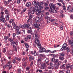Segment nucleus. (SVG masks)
Returning a JSON list of instances; mask_svg holds the SVG:
<instances>
[{"label": "nucleus", "mask_w": 73, "mask_h": 73, "mask_svg": "<svg viewBox=\"0 0 73 73\" xmlns=\"http://www.w3.org/2000/svg\"><path fill=\"white\" fill-rule=\"evenodd\" d=\"M20 28H22V29H25L27 28V30L28 33H31V35H33V33H32V29L31 27H29L30 26V24L29 22H27V24H25L23 25H22L21 24H20L19 25Z\"/></svg>", "instance_id": "1"}, {"label": "nucleus", "mask_w": 73, "mask_h": 73, "mask_svg": "<svg viewBox=\"0 0 73 73\" xmlns=\"http://www.w3.org/2000/svg\"><path fill=\"white\" fill-rule=\"evenodd\" d=\"M55 4H53V3H51L49 4V7H50V9L49 10V12L50 13H57V11L56 10H55V8H56Z\"/></svg>", "instance_id": "2"}, {"label": "nucleus", "mask_w": 73, "mask_h": 73, "mask_svg": "<svg viewBox=\"0 0 73 73\" xmlns=\"http://www.w3.org/2000/svg\"><path fill=\"white\" fill-rule=\"evenodd\" d=\"M21 61V58L20 57L18 58V57L16 56L14 58V59H13V62L14 64H17L18 63V61L20 62Z\"/></svg>", "instance_id": "3"}, {"label": "nucleus", "mask_w": 73, "mask_h": 73, "mask_svg": "<svg viewBox=\"0 0 73 73\" xmlns=\"http://www.w3.org/2000/svg\"><path fill=\"white\" fill-rule=\"evenodd\" d=\"M4 13L3 11H1V15H2L1 17H0V20L3 23H5L6 22V21L5 20V18H3L4 17Z\"/></svg>", "instance_id": "4"}, {"label": "nucleus", "mask_w": 73, "mask_h": 73, "mask_svg": "<svg viewBox=\"0 0 73 73\" xmlns=\"http://www.w3.org/2000/svg\"><path fill=\"white\" fill-rule=\"evenodd\" d=\"M28 16H29V17L27 21V22H28V23H29V22L31 21V19L33 18V15L31 13V11H29L28 12Z\"/></svg>", "instance_id": "5"}, {"label": "nucleus", "mask_w": 73, "mask_h": 73, "mask_svg": "<svg viewBox=\"0 0 73 73\" xmlns=\"http://www.w3.org/2000/svg\"><path fill=\"white\" fill-rule=\"evenodd\" d=\"M15 37H13L12 39L11 38H9L8 40L9 41H10L11 45H13V44H14L15 45L16 44V42H15V41H13V40H15Z\"/></svg>", "instance_id": "6"}, {"label": "nucleus", "mask_w": 73, "mask_h": 73, "mask_svg": "<svg viewBox=\"0 0 73 73\" xmlns=\"http://www.w3.org/2000/svg\"><path fill=\"white\" fill-rule=\"evenodd\" d=\"M35 44H39V40H38V39L39 38L38 36V35L37 34H35Z\"/></svg>", "instance_id": "7"}, {"label": "nucleus", "mask_w": 73, "mask_h": 73, "mask_svg": "<svg viewBox=\"0 0 73 73\" xmlns=\"http://www.w3.org/2000/svg\"><path fill=\"white\" fill-rule=\"evenodd\" d=\"M46 51L45 48H44V47H41L39 50V53H43V52H45Z\"/></svg>", "instance_id": "8"}, {"label": "nucleus", "mask_w": 73, "mask_h": 73, "mask_svg": "<svg viewBox=\"0 0 73 73\" xmlns=\"http://www.w3.org/2000/svg\"><path fill=\"white\" fill-rule=\"evenodd\" d=\"M44 12V11L43 10L41 11V10L40 9H38V10L37 11V15H40V13H43Z\"/></svg>", "instance_id": "9"}, {"label": "nucleus", "mask_w": 73, "mask_h": 73, "mask_svg": "<svg viewBox=\"0 0 73 73\" xmlns=\"http://www.w3.org/2000/svg\"><path fill=\"white\" fill-rule=\"evenodd\" d=\"M45 68H46L45 63H43L41 65L40 69H45Z\"/></svg>", "instance_id": "10"}, {"label": "nucleus", "mask_w": 73, "mask_h": 73, "mask_svg": "<svg viewBox=\"0 0 73 73\" xmlns=\"http://www.w3.org/2000/svg\"><path fill=\"white\" fill-rule=\"evenodd\" d=\"M56 52H57V50H54L52 51L51 50H46L45 51V52H46V53H48V52H50L51 53H56Z\"/></svg>", "instance_id": "11"}, {"label": "nucleus", "mask_w": 73, "mask_h": 73, "mask_svg": "<svg viewBox=\"0 0 73 73\" xmlns=\"http://www.w3.org/2000/svg\"><path fill=\"white\" fill-rule=\"evenodd\" d=\"M39 4H40V3L38 2H36L35 1H34L33 2V5H39Z\"/></svg>", "instance_id": "12"}, {"label": "nucleus", "mask_w": 73, "mask_h": 73, "mask_svg": "<svg viewBox=\"0 0 73 73\" xmlns=\"http://www.w3.org/2000/svg\"><path fill=\"white\" fill-rule=\"evenodd\" d=\"M36 20L37 22H40L41 20V17H39V16L36 17Z\"/></svg>", "instance_id": "13"}, {"label": "nucleus", "mask_w": 73, "mask_h": 73, "mask_svg": "<svg viewBox=\"0 0 73 73\" xmlns=\"http://www.w3.org/2000/svg\"><path fill=\"white\" fill-rule=\"evenodd\" d=\"M13 28L14 29H16L17 31H19L20 30V28L18 26H16V25H15L13 27Z\"/></svg>", "instance_id": "14"}, {"label": "nucleus", "mask_w": 73, "mask_h": 73, "mask_svg": "<svg viewBox=\"0 0 73 73\" xmlns=\"http://www.w3.org/2000/svg\"><path fill=\"white\" fill-rule=\"evenodd\" d=\"M40 25L39 24H34L33 25V27H34L36 28H39Z\"/></svg>", "instance_id": "15"}, {"label": "nucleus", "mask_w": 73, "mask_h": 73, "mask_svg": "<svg viewBox=\"0 0 73 73\" xmlns=\"http://www.w3.org/2000/svg\"><path fill=\"white\" fill-rule=\"evenodd\" d=\"M68 42L69 44H70L71 45H73V40H68Z\"/></svg>", "instance_id": "16"}, {"label": "nucleus", "mask_w": 73, "mask_h": 73, "mask_svg": "<svg viewBox=\"0 0 73 73\" xmlns=\"http://www.w3.org/2000/svg\"><path fill=\"white\" fill-rule=\"evenodd\" d=\"M60 64H61V62H59L57 64H56L55 68L56 69H58V66H59V65H60Z\"/></svg>", "instance_id": "17"}, {"label": "nucleus", "mask_w": 73, "mask_h": 73, "mask_svg": "<svg viewBox=\"0 0 73 73\" xmlns=\"http://www.w3.org/2000/svg\"><path fill=\"white\" fill-rule=\"evenodd\" d=\"M38 6L36 5L35 7H34V10L36 12V15H37V11L38 10Z\"/></svg>", "instance_id": "18"}, {"label": "nucleus", "mask_w": 73, "mask_h": 73, "mask_svg": "<svg viewBox=\"0 0 73 73\" xmlns=\"http://www.w3.org/2000/svg\"><path fill=\"white\" fill-rule=\"evenodd\" d=\"M31 5V3L29 2L26 4L25 6H26L27 7H30Z\"/></svg>", "instance_id": "19"}, {"label": "nucleus", "mask_w": 73, "mask_h": 73, "mask_svg": "<svg viewBox=\"0 0 73 73\" xmlns=\"http://www.w3.org/2000/svg\"><path fill=\"white\" fill-rule=\"evenodd\" d=\"M12 64V62L11 61H10L8 62L6 66L8 67L10 66V65Z\"/></svg>", "instance_id": "20"}, {"label": "nucleus", "mask_w": 73, "mask_h": 73, "mask_svg": "<svg viewBox=\"0 0 73 73\" xmlns=\"http://www.w3.org/2000/svg\"><path fill=\"white\" fill-rule=\"evenodd\" d=\"M5 14L6 15L9 14V11L7 9L5 10Z\"/></svg>", "instance_id": "21"}, {"label": "nucleus", "mask_w": 73, "mask_h": 73, "mask_svg": "<svg viewBox=\"0 0 73 73\" xmlns=\"http://www.w3.org/2000/svg\"><path fill=\"white\" fill-rule=\"evenodd\" d=\"M62 7L63 8V10H66V8L65 6V4L64 3L63 4V6Z\"/></svg>", "instance_id": "22"}, {"label": "nucleus", "mask_w": 73, "mask_h": 73, "mask_svg": "<svg viewBox=\"0 0 73 73\" xmlns=\"http://www.w3.org/2000/svg\"><path fill=\"white\" fill-rule=\"evenodd\" d=\"M9 14H7L6 15L5 17L6 18V20H9Z\"/></svg>", "instance_id": "23"}, {"label": "nucleus", "mask_w": 73, "mask_h": 73, "mask_svg": "<svg viewBox=\"0 0 73 73\" xmlns=\"http://www.w3.org/2000/svg\"><path fill=\"white\" fill-rule=\"evenodd\" d=\"M66 46H67V44L66 43H64L62 47L64 48H65L66 49Z\"/></svg>", "instance_id": "24"}, {"label": "nucleus", "mask_w": 73, "mask_h": 73, "mask_svg": "<svg viewBox=\"0 0 73 73\" xmlns=\"http://www.w3.org/2000/svg\"><path fill=\"white\" fill-rule=\"evenodd\" d=\"M34 57L33 56H30L29 58V60L31 61V60H34Z\"/></svg>", "instance_id": "25"}, {"label": "nucleus", "mask_w": 73, "mask_h": 73, "mask_svg": "<svg viewBox=\"0 0 73 73\" xmlns=\"http://www.w3.org/2000/svg\"><path fill=\"white\" fill-rule=\"evenodd\" d=\"M66 50L68 53L70 52V49L69 47H67V48H66Z\"/></svg>", "instance_id": "26"}, {"label": "nucleus", "mask_w": 73, "mask_h": 73, "mask_svg": "<svg viewBox=\"0 0 73 73\" xmlns=\"http://www.w3.org/2000/svg\"><path fill=\"white\" fill-rule=\"evenodd\" d=\"M13 53V51L12 50H11L10 51L9 53H8V54H9V55H12Z\"/></svg>", "instance_id": "27"}, {"label": "nucleus", "mask_w": 73, "mask_h": 73, "mask_svg": "<svg viewBox=\"0 0 73 73\" xmlns=\"http://www.w3.org/2000/svg\"><path fill=\"white\" fill-rule=\"evenodd\" d=\"M38 72H39V73H42V70H41L37 69L36 70V73H38Z\"/></svg>", "instance_id": "28"}, {"label": "nucleus", "mask_w": 73, "mask_h": 73, "mask_svg": "<svg viewBox=\"0 0 73 73\" xmlns=\"http://www.w3.org/2000/svg\"><path fill=\"white\" fill-rule=\"evenodd\" d=\"M39 43H39L38 44H37V46L38 48H42V47H41V44H40Z\"/></svg>", "instance_id": "29"}, {"label": "nucleus", "mask_w": 73, "mask_h": 73, "mask_svg": "<svg viewBox=\"0 0 73 73\" xmlns=\"http://www.w3.org/2000/svg\"><path fill=\"white\" fill-rule=\"evenodd\" d=\"M50 56H51L52 57H56V55L55 54H50Z\"/></svg>", "instance_id": "30"}, {"label": "nucleus", "mask_w": 73, "mask_h": 73, "mask_svg": "<svg viewBox=\"0 0 73 73\" xmlns=\"http://www.w3.org/2000/svg\"><path fill=\"white\" fill-rule=\"evenodd\" d=\"M8 38H9V36H4V39L5 40H7Z\"/></svg>", "instance_id": "31"}, {"label": "nucleus", "mask_w": 73, "mask_h": 73, "mask_svg": "<svg viewBox=\"0 0 73 73\" xmlns=\"http://www.w3.org/2000/svg\"><path fill=\"white\" fill-rule=\"evenodd\" d=\"M7 27L9 28H10V27H11V28H12V26L11 25L9 24H8L7 25Z\"/></svg>", "instance_id": "32"}, {"label": "nucleus", "mask_w": 73, "mask_h": 73, "mask_svg": "<svg viewBox=\"0 0 73 73\" xmlns=\"http://www.w3.org/2000/svg\"><path fill=\"white\" fill-rule=\"evenodd\" d=\"M17 72L18 73H21V69H18L17 70Z\"/></svg>", "instance_id": "33"}, {"label": "nucleus", "mask_w": 73, "mask_h": 73, "mask_svg": "<svg viewBox=\"0 0 73 73\" xmlns=\"http://www.w3.org/2000/svg\"><path fill=\"white\" fill-rule=\"evenodd\" d=\"M27 38H28V39L29 40H31L32 38V37L31 36V35H28L27 36Z\"/></svg>", "instance_id": "34"}, {"label": "nucleus", "mask_w": 73, "mask_h": 73, "mask_svg": "<svg viewBox=\"0 0 73 73\" xmlns=\"http://www.w3.org/2000/svg\"><path fill=\"white\" fill-rule=\"evenodd\" d=\"M26 59H28V57H26V58H23V59H22V61H25Z\"/></svg>", "instance_id": "35"}, {"label": "nucleus", "mask_w": 73, "mask_h": 73, "mask_svg": "<svg viewBox=\"0 0 73 73\" xmlns=\"http://www.w3.org/2000/svg\"><path fill=\"white\" fill-rule=\"evenodd\" d=\"M30 69V67L27 66L26 68V70L27 71L29 70Z\"/></svg>", "instance_id": "36"}, {"label": "nucleus", "mask_w": 73, "mask_h": 73, "mask_svg": "<svg viewBox=\"0 0 73 73\" xmlns=\"http://www.w3.org/2000/svg\"><path fill=\"white\" fill-rule=\"evenodd\" d=\"M42 58H38L37 61L39 62V61H42Z\"/></svg>", "instance_id": "37"}, {"label": "nucleus", "mask_w": 73, "mask_h": 73, "mask_svg": "<svg viewBox=\"0 0 73 73\" xmlns=\"http://www.w3.org/2000/svg\"><path fill=\"white\" fill-rule=\"evenodd\" d=\"M58 1H59V2H61V3H62V4H65V3H64V1L63 0H58Z\"/></svg>", "instance_id": "38"}, {"label": "nucleus", "mask_w": 73, "mask_h": 73, "mask_svg": "<svg viewBox=\"0 0 73 73\" xmlns=\"http://www.w3.org/2000/svg\"><path fill=\"white\" fill-rule=\"evenodd\" d=\"M25 45L26 48H29V45H28V43H26L25 44Z\"/></svg>", "instance_id": "39"}, {"label": "nucleus", "mask_w": 73, "mask_h": 73, "mask_svg": "<svg viewBox=\"0 0 73 73\" xmlns=\"http://www.w3.org/2000/svg\"><path fill=\"white\" fill-rule=\"evenodd\" d=\"M70 8H71V6L70 5H69L67 7V10H69L70 9Z\"/></svg>", "instance_id": "40"}, {"label": "nucleus", "mask_w": 73, "mask_h": 73, "mask_svg": "<svg viewBox=\"0 0 73 73\" xmlns=\"http://www.w3.org/2000/svg\"><path fill=\"white\" fill-rule=\"evenodd\" d=\"M13 21H14V19H11L9 21V23H10V24H11L12 23V22H13Z\"/></svg>", "instance_id": "41"}, {"label": "nucleus", "mask_w": 73, "mask_h": 73, "mask_svg": "<svg viewBox=\"0 0 73 73\" xmlns=\"http://www.w3.org/2000/svg\"><path fill=\"white\" fill-rule=\"evenodd\" d=\"M6 49L5 48H3V53H5V52H6Z\"/></svg>", "instance_id": "42"}, {"label": "nucleus", "mask_w": 73, "mask_h": 73, "mask_svg": "<svg viewBox=\"0 0 73 73\" xmlns=\"http://www.w3.org/2000/svg\"><path fill=\"white\" fill-rule=\"evenodd\" d=\"M59 58V59H60V60H61L62 61V60H64V57L60 56Z\"/></svg>", "instance_id": "43"}, {"label": "nucleus", "mask_w": 73, "mask_h": 73, "mask_svg": "<svg viewBox=\"0 0 73 73\" xmlns=\"http://www.w3.org/2000/svg\"><path fill=\"white\" fill-rule=\"evenodd\" d=\"M66 67L68 68V69L69 68H70V64H68L66 66Z\"/></svg>", "instance_id": "44"}, {"label": "nucleus", "mask_w": 73, "mask_h": 73, "mask_svg": "<svg viewBox=\"0 0 73 73\" xmlns=\"http://www.w3.org/2000/svg\"><path fill=\"white\" fill-rule=\"evenodd\" d=\"M60 50H66V49L65 48H64L63 47H62L61 48Z\"/></svg>", "instance_id": "45"}, {"label": "nucleus", "mask_w": 73, "mask_h": 73, "mask_svg": "<svg viewBox=\"0 0 73 73\" xmlns=\"http://www.w3.org/2000/svg\"><path fill=\"white\" fill-rule=\"evenodd\" d=\"M21 32L19 31V30H18L17 32L16 33L17 35H20Z\"/></svg>", "instance_id": "46"}, {"label": "nucleus", "mask_w": 73, "mask_h": 73, "mask_svg": "<svg viewBox=\"0 0 73 73\" xmlns=\"http://www.w3.org/2000/svg\"><path fill=\"white\" fill-rule=\"evenodd\" d=\"M54 68V67L53 66H51L50 67L48 68L49 69H53Z\"/></svg>", "instance_id": "47"}, {"label": "nucleus", "mask_w": 73, "mask_h": 73, "mask_svg": "<svg viewBox=\"0 0 73 73\" xmlns=\"http://www.w3.org/2000/svg\"><path fill=\"white\" fill-rule=\"evenodd\" d=\"M50 20H51V18H49V19L47 20L48 23H49L50 22Z\"/></svg>", "instance_id": "48"}, {"label": "nucleus", "mask_w": 73, "mask_h": 73, "mask_svg": "<svg viewBox=\"0 0 73 73\" xmlns=\"http://www.w3.org/2000/svg\"><path fill=\"white\" fill-rule=\"evenodd\" d=\"M70 19L73 20V15H70Z\"/></svg>", "instance_id": "49"}, {"label": "nucleus", "mask_w": 73, "mask_h": 73, "mask_svg": "<svg viewBox=\"0 0 73 73\" xmlns=\"http://www.w3.org/2000/svg\"><path fill=\"white\" fill-rule=\"evenodd\" d=\"M60 57H64V54H63V53H60Z\"/></svg>", "instance_id": "50"}, {"label": "nucleus", "mask_w": 73, "mask_h": 73, "mask_svg": "<svg viewBox=\"0 0 73 73\" xmlns=\"http://www.w3.org/2000/svg\"><path fill=\"white\" fill-rule=\"evenodd\" d=\"M42 6H41L40 5H39V9H42Z\"/></svg>", "instance_id": "51"}, {"label": "nucleus", "mask_w": 73, "mask_h": 73, "mask_svg": "<svg viewBox=\"0 0 73 73\" xmlns=\"http://www.w3.org/2000/svg\"><path fill=\"white\" fill-rule=\"evenodd\" d=\"M55 60V59H54V58H52L51 60V61H52V62H53V61H54Z\"/></svg>", "instance_id": "52"}, {"label": "nucleus", "mask_w": 73, "mask_h": 73, "mask_svg": "<svg viewBox=\"0 0 73 73\" xmlns=\"http://www.w3.org/2000/svg\"><path fill=\"white\" fill-rule=\"evenodd\" d=\"M65 16V15L64 14H61L60 15V17H64Z\"/></svg>", "instance_id": "53"}, {"label": "nucleus", "mask_w": 73, "mask_h": 73, "mask_svg": "<svg viewBox=\"0 0 73 73\" xmlns=\"http://www.w3.org/2000/svg\"><path fill=\"white\" fill-rule=\"evenodd\" d=\"M28 40H29V39L27 38V36L26 37V38L25 39V41H28Z\"/></svg>", "instance_id": "54"}, {"label": "nucleus", "mask_w": 73, "mask_h": 73, "mask_svg": "<svg viewBox=\"0 0 73 73\" xmlns=\"http://www.w3.org/2000/svg\"><path fill=\"white\" fill-rule=\"evenodd\" d=\"M27 11V9L24 8L23 10V13H24V12H25V11Z\"/></svg>", "instance_id": "55"}, {"label": "nucleus", "mask_w": 73, "mask_h": 73, "mask_svg": "<svg viewBox=\"0 0 73 73\" xmlns=\"http://www.w3.org/2000/svg\"><path fill=\"white\" fill-rule=\"evenodd\" d=\"M60 28L61 30H63V26L62 25H61Z\"/></svg>", "instance_id": "56"}, {"label": "nucleus", "mask_w": 73, "mask_h": 73, "mask_svg": "<svg viewBox=\"0 0 73 73\" xmlns=\"http://www.w3.org/2000/svg\"><path fill=\"white\" fill-rule=\"evenodd\" d=\"M35 10L34 9L32 10L31 12L32 14H34V13H35Z\"/></svg>", "instance_id": "57"}, {"label": "nucleus", "mask_w": 73, "mask_h": 73, "mask_svg": "<svg viewBox=\"0 0 73 73\" xmlns=\"http://www.w3.org/2000/svg\"><path fill=\"white\" fill-rule=\"evenodd\" d=\"M36 51L35 50L34 51V52L33 53V54H34V56H36Z\"/></svg>", "instance_id": "58"}, {"label": "nucleus", "mask_w": 73, "mask_h": 73, "mask_svg": "<svg viewBox=\"0 0 73 73\" xmlns=\"http://www.w3.org/2000/svg\"><path fill=\"white\" fill-rule=\"evenodd\" d=\"M12 64L10 65L9 67V69H12Z\"/></svg>", "instance_id": "59"}, {"label": "nucleus", "mask_w": 73, "mask_h": 73, "mask_svg": "<svg viewBox=\"0 0 73 73\" xmlns=\"http://www.w3.org/2000/svg\"><path fill=\"white\" fill-rule=\"evenodd\" d=\"M57 4L59 5V6H61L62 5L60 3H58Z\"/></svg>", "instance_id": "60"}, {"label": "nucleus", "mask_w": 73, "mask_h": 73, "mask_svg": "<svg viewBox=\"0 0 73 73\" xmlns=\"http://www.w3.org/2000/svg\"><path fill=\"white\" fill-rule=\"evenodd\" d=\"M13 37H15V36H16V34L15 33H13Z\"/></svg>", "instance_id": "61"}, {"label": "nucleus", "mask_w": 73, "mask_h": 73, "mask_svg": "<svg viewBox=\"0 0 73 73\" xmlns=\"http://www.w3.org/2000/svg\"><path fill=\"white\" fill-rule=\"evenodd\" d=\"M66 73H70V70H68L66 71Z\"/></svg>", "instance_id": "62"}, {"label": "nucleus", "mask_w": 73, "mask_h": 73, "mask_svg": "<svg viewBox=\"0 0 73 73\" xmlns=\"http://www.w3.org/2000/svg\"><path fill=\"white\" fill-rule=\"evenodd\" d=\"M70 36H72V35H73V31H72L70 33Z\"/></svg>", "instance_id": "63"}, {"label": "nucleus", "mask_w": 73, "mask_h": 73, "mask_svg": "<svg viewBox=\"0 0 73 73\" xmlns=\"http://www.w3.org/2000/svg\"><path fill=\"white\" fill-rule=\"evenodd\" d=\"M73 12V8H72V9H71L70 11V12Z\"/></svg>", "instance_id": "64"}]
</instances>
